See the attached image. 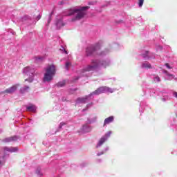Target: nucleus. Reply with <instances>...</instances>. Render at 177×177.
Here are the masks:
<instances>
[{
	"label": "nucleus",
	"mask_w": 177,
	"mask_h": 177,
	"mask_svg": "<svg viewBox=\"0 0 177 177\" xmlns=\"http://www.w3.org/2000/svg\"><path fill=\"white\" fill-rule=\"evenodd\" d=\"M45 71L43 82H51L53 77L56 75V66L54 64H50L45 68Z\"/></svg>",
	"instance_id": "f257e3e1"
},
{
	"label": "nucleus",
	"mask_w": 177,
	"mask_h": 177,
	"mask_svg": "<svg viewBox=\"0 0 177 177\" xmlns=\"http://www.w3.org/2000/svg\"><path fill=\"white\" fill-rule=\"evenodd\" d=\"M89 9V6L82 7L80 10L79 9H70L67 16H73L76 15L75 17L72 19V21H75V20H81L84 18V16L86 15L85 10Z\"/></svg>",
	"instance_id": "f03ea898"
},
{
	"label": "nucleus",
	"mask_w": 177,
	"mask_h": 177,
	"mask_svg": "<svg viewBox=\"0 0 177 177\" xmlns=\"http://www.w3.org/2000/svg\"><path fill=\"white\" fill-rule=\"evenodd\" d=\"M94 53H96L97 55H103V53H100V48H99V46H91L90 47L86 48V56H92V55H94Z\"/></svg>",
	"instance_id": "7ed1b4c3"
},
{
	"label": "nucleus",
	"mask_w": 177,
	"mask_h": 177,
	"mask_svg": "<svg viewBox=\"0 0 177 177\" xmlns=\"http://www.w3.org/2000/svg\"><path fill=\"white\" fill-rule=\"evenodd\" d=\"M104 92H111L113 93V90L107 86H101L97 88L95 91L90 93L89 96H92L93 95H101V93H104Z\"/></svg>",
	"instance_id": "20e7f679"
},
{
	"label": "nucleus",
	"mask_w": 177,
	"mask_h": 177,
	"mask_svg": "<svg viewBox=\"0 0 177 177\" xmlns=\"http://www.w3.org/2000/svg\"><path fill=\"white\" fill-rule=\"evenodd\" d=\"M99 67V62L97 60H93L91 65L87 66L83 69L84 73L93 71L96 68Z\"/></svg>",
	"instance_id": "39448f33"
},
{
	"label": "nucleus",
	"mask_w": 177,
	"mask_h": 177,
	"mask_svg": "<svg viewBox=\"0 0 177 177\" xmlns=\"http://www.w3.org/2000/svg\"><path fill=\"white\" fill-rule=\"evenodd\" d=\"M19 84L13 85L12 86L6 89L5 91L0 92V95H3V93H6V94L14 93V92H16V91H17V88H19Z\"/></svg>",
	"instance_id": "423d86ee"
},
{
	"label": "nucleus",
	"mask_w": 177,
	"mask_h": 177,
	"mask_svg": "<svg viewBox=\"0 0 177 177\" xmlns=\"http://www.w3.org/2000/svg\"><path fill=\"white\" fill-rule=\"evenodd\" d=\"M34 73H35V69L33 68H31L30 66H26L24 68V74L26 75H29V77H32L34 75Z\"/></svg>",
	"instance_id": "0eeeda50"
},
{
	"label": "nucleus",
	"mask_w": 177,
	"mask_h": 177,
	"mask_svg": "<svg viewBox=\"0 0 177 177\" xmlns=\"http://www.w3.org/2000/svg\"><path fill=\"white\" fill-rule=\"evenodd\" d=\"M110 136H111V131H109L100 139L97 146H102V145H103V143H104V142H106V140H107Z\"/></svg>",
	"instance_id": "6e6552de"
},
{
	"label": "nucleus",
	"mask_w": 177,
	"mask_h": 177,
	"mask_svg": "<svg viewBox=\"0 0 177 177\" xmlns=\"http://www.w3.org/2000/svg\"><path fill=\"white\" fill-rule=\"evenodd\" d=\"M114 121V116H109V118H106L104 121V127H106V125H109V124H111Z\"/></svg>",
	"instance_id": "1a4fd4ad"
},
{
	"label": "nucleus",
	"mask_w": 177,
	"mask_h": 177,
	"mask_svg": "<svg viewBox=\"0 0 177 177\" xmlns=\"http://www.w3.org/2000/svg\"><path fill=\"white\" fill-rule=\"evenodd\" d=\"M4 151H10V153H15V151H17V147H11L9 148L6 147L3 148Z\"/></svg>",
	"instance_id": "9d476101"
},
{
	"label": "nucleus",
	"mask_w": 177,
	"mask_h": 177,
	"mask_svg": "<svg viewBox=\"0 0 177 177\" xmlns=\"http://www.w3.org/2000/svg\"><path fill=\"white\" fill-rule=\"evenodd\" d=\"M16 140H17V136H12V137H10V138L4 139V142L6 143H8L9 142H15Z\"/></svg>",
	"instance_id": "9b49d317"
},
{
	"label": "nucleus",
	"mask_w": 177,
	"mask_h": 177,
	"mask_svg": "<svg viewBox=\"0 0 177 177\" xmlns=\"http://www.w3.org/2000/svg\"><path fill=\"white\" fill-rule=\"evenodd\" d=\"M26 109L28 111H31V113H35V111H37V106L32 104L29 106H27Z\"/></svg>",
	"instance_id": "f8f14e48"
},
{
	"label": "nucleus",
	"mask_w": 177,
	"mask_h": 177,
	"mask_svg": "<svg viewBox=\"0 0 177 177\" xmlns=\"http://www.w3.org/2000/svg\"><path fill=\"white\" fill-rule=\"evenodd\" d=\"M83 132H91L92 131V128L88 125H84L82 127Z\"/></svg>",
	"instance_id": "ddd939ff"
},
{
	"label": "nucleus",
	"mask_w": 177,
	"mask_h": 177,
	"mask_svg": "<svg viewBox=\"0 0 177 177\" xmlns=\"http://www.w3.org/2000/svg\"><path fill=\"white\" fill-rule=\"evenodd\" d=\"M88 99V95H86L85 97H79L77 101L80 103H86V100Z\"/></svg>",
	"instance_id": "4468645a"
},
{
	"label": "nucleus",
	"mask_w": 177,
	"mask_h": 177,
	"mask_svg": "<svg viewBox=\"0 0 177 177\" xmlns=\"http://www.w3.org/2000/svg\"><path fill=\"white\" fill-rule=\"evenodd\" d=\"M142 68H151V64H150V63H149V62L142 63Z\"/></svg>",
	"instance_id": "2eb2a0df"
},
{
	"label": "nucleus",
	"mask_w": 177,
	"mask_h": 177,
	"mask_svg": "<svg viewBox=\"0 0 177 177\" xmlns=\"http://www.w3.org/2000/svg\"><path fill=\"white\" fill-rule=\"evenodd\" d=\"M66 85V81L64 80L62 82H59L57 84L56 86L57 88H62V86H64Z\"/></svg>",
	"instance_id": "dca6fc26"
},
{
	"label": "nucleus",
	"mask_w": 177,
	"mask_h": 177,
	"mask_svg": "<svg viewBox=\"0 0 177 177\" xmlns=\"http://www.w3.org/2000/svg\"><path fill=\"white\" fill-rule=\"evenodd\" d=\"M56 24L58 28H60V27H63L64 26V24L63 23V21L62 19L58 20Z\"/></svg>",
	"instance_id": "f3484780"
},
{
	"label": "nucleus",
	"mask_w": 177,
	"mask_h": 177,
	"mask_svg": "<svg viewBox=\"0 0 177 177\" xmlns=\"http://www.w3.org/2000/svg\"><path fill=\"white\" fill-rule=\"evenodd\" d=\"M100 64L101 66H103V67H104V68H106V67H108V66L110 65V64L109 63V62L106 61H102L100 62Z\"/></svg>",
	"instance_id": "a211bd4d"
},
{
	"label": "nucleus",
	"mask_w": 177,
	"mask_h": 177,
	"mask_svg": "<svg viewBox=\"0 0 177 177\" xmlns=\"http://www.w3.org/2000/svg\"><path fill=\"white\" fill-rule=\"evenodd\" d=\"M28 89H30V87L28 86L23 87L20 89V93H24L25 92H27V91H28Z\"/></svg>",
	"instance_id": "6ab92c4d"
},
{
	"label": "nucleus",
	"mask_w": 177,
	"mask_h": 177,
	"mask_svg": "<svg viewBox=\"0 0 177 177\" xmlns=\"http://www.w3.org/2000/svg\"><path fill=\"white\" fill-rule=\"evenodd\" d=\"M5 164V156H0V168Z\"/></svg>",
	"instance_id": "aec40b11"
},
{
	"label": "nucleus",
	"mask_w": 177,
	"mask_h": 177,
	"mask_svg": "<svg viewBox=\"0 0 177 177\" xmlns=\"http://www.w3.org/2000/svg\"><path fill=\"white\" fill-rule=\"evenodd\" d=\"M153 81L154 82H160V81H161V79H160V77L158 76H155L153 77Z\"/></svg>",
	"instance_id": "412c9836"
},
{
	"label": "nucleus",
	"mask_w": 177,
	"mask_h": 177,
	"mask_svg": "<svg viewBox=\"0 0 177 177\" xmlns=\"http://www.w3.org/2000/svg\"><path fill=\"white\" fill-rule=\"evenodd\" d=\"M144 2H145V0H138V6L140 8H142V6H143Z\"/></svg>",
	"instance_id": "4be33fe9"
},
{
	"label": "nucleus",
	"mask_w": 177,
	"mask_h": 177,
	"mask_svg": "<svg viewBox=\"0 0 177 177\" xmlns=\"http://www.w3.org/2000/svg\"><path fill=\"white\" fill-rule=\"evenodd\" d=\"M36 174H37V175H38L39 176H41L42 173H41V169L38 168L37 169H36Z\"/></svg>",
	"instance_id": "5701e85b"
},
{
	"label": "nucleus",
	"mask_w": 177,
	"mask_h": 177,
	"mask_svg": "<svg viewBox=\"0 0 177 177\" xmlns=\"http://www.w3.org/2000/svg\"><path fill=\"white\" fill-rule=\"evenodd\" d=\"M28 19H30V17H28V15H24L22 17V21H26V20H28Z\"/></svg>",
	"instance_id": "b1692460"
},
{
	"label": "nucleus",
	"mask_w": 177,
	"mask_h": 177,
	"mask_svg": "<svg viewBox=\"0 0 177 177\" xmlns=\"http://www.w3.org/2000/svg\"><path fill=\"white\" fill-rule=\"evenodd\" d=\"M70 66H71V63H70V62H66V70H68Z\"/></svg>",
	"instance_id": "393cba45"
},
{
	"label": "nucleus",
	"mask_w": 177,
	"mask_h": 177,
	"mask_svg": "<svg viewBox=\"0 0 177 177\" xmlns=\"http://www.w3.org/2000/svg\"><path fill=\"white\" fill-rule=\"evenodd\" d=\"M165 66L167 67V68H168L169 70H171V68H172V67L171 66H169V64L166 63Z\"/></svg>",
	"instance_id": "a878e982"
},
{
	"label": "nucleus",
	"mask_w": 177,
	"mask_h": 177,
	"mask_svg": "<svg viewBox=\"0 0 177 177\" xmlns=\"http://www.w3.org/2000/svg\"><path fill=\"white\" fill-rule=\"evenodd\" d=\"M28 81L30 83L32 82L33 80L32 78L30 77L29 79H26L25 82Z\"/></svg>",
	"instance_id": "bb28decb"
},
{
	"label": "nucleus",
	"mask_w": 177,
	"mask_h": 177,
	"mask_svg": "<svg viewBox=\"0 0 177 177\" xmlns=\"http://www.w3.org/2000/svg\"><path fill=\"white\" fill-rule=\"evenodd\" d=\"M41 19V15H38L36 17H35V19L36 20H39Z\"/></svg>",
	"instance_id": "cd10ccee"
},
{
	"label": "nucleus",
	"mask_w": 177,
	"mask_h": 177,
	"mask_svg": "<svg viewBox=\"0 0 177 177\" xmlns=\"http://www.w3.org/2000/svg\"><path fill=\"white\" fill-rule=\"evenodd\" d=\"M63 125H64V123H60V124L59 126V129H62Z\"/></svg>",
	"instance_id": "c85d7f7f"
},
{
	"label": "nucleus",
	"mask_w": 177,
	"mask_h": 177,
	"mask_svg": "<svg viewBox=\"0 0 177 177\" xmlns=\"http://www.w3.org/2000/svg\"><path fill=\"white\" fill-rule=\"evenodd\" d=\"M174 95L175 97L177 98V92H174Z\"/></svg>",
	"instance_id": "c756f323"
},
{
	"label": "nucleus",
	"mask_w": 177,
	"mask_h": 177,
	"mask_svg": "<svg viewBox=\"0 0 177 177\" xmlns=\"http://www.w3.org/2000/svg\"><path fill=\"white\" fill-rule=\"evenodd\" d=\"M64 53H65L66 55H68V53L67 50H64Z\"/></svg>",
	"instance_id": "7c9ffc66"
},
{
	"label": "nucleus",
	"mask_w": 177,
	"mask_h": 177,
	"mask_svg": "<svg viewBox=\"0 0 177 177\" xmlns=\"http://www.w3.org/2000/svg\"><path fill=\"white\" fill-rule=\"evenodd\" d=\"M60 5H63V1H61V2H60Z\"/></svg>",
	"instance_id": "2f4dec72"
}]
</instances>
